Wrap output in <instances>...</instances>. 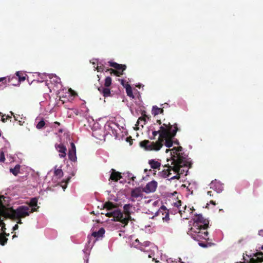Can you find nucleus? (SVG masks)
Wrapping results in <instances>:
<instances>
[{
	"label": "nucleus",
	"instance_id": "5fc2aeb1",
	"mask_svg": "<svg viewBox=\"0 0 263 263\" xmlns=\"http://www.w3.org/2000/svg\"><path fill=\"white\" fill-rule=\"evenodd\" d=\"M54 124H55V125H57L58 126H60V123L59 122H57V121L54 122Z\"/></svg>",
	"mask_w": 263,
	"mask_h": 263
},
{
	"label": "nucleus",
	"instance_id": "69168bd1",
	"mask_svg": "<svg viewBox=\"0 0 263 263\" xmlns=\"http://www.w3.org/2000/svg\"><path fill=\"white\" fill-rule=\"evenodd\" d=\"M148 257H149V258H151V257H152L151 255H148Z\"/></svg>",
	"mask_w": 263,
	"mask_h": 263
},
{
	"label": "nucleus",
	"instance_id": "cd10ccee",
	"mask_svg": "<svg viewBox=\"0 0 263 263\" xmlns=\"http://www.w3.org/2000/svg\"><path fill=\"white\" fill-rule=\"evenodd\" d=\"M54 175L55 176L60 178L63 176V172L61 169L55 168Z\"/></svg>",
	"mask_w": 263,
	"mask_h": 263
},
{
	"label": "nucleus",
	"instance_id": "20e7f679",
	"mask_svg": "<svg viewBox=\"0 0 263 263\" xmlns=\"http://www.w3.org/2000/svg\"><path fill=\"white\" fill-rule=\"evenodd\" d=\"M173 171L176 173L174 176L171 177V179H179L180 175L187 173L189 168L191 167L192 163L187 161L185 158L178 155L177 159H173L172 162Z\"/></svg>",
	"mask_w": 263,
	"mask_h": 263
},
{
	"label": "nucleus",
	"instance_id": "6e6552de",
	"mask_svg": "<svg viewBox=\"0 0 263 263\" xmlns=\"http://www.w3.org/2000/svg\"><path fill=\"white\" fill-rule=\"evenodd\" d=\"M158 216H162V219L164 221L168 222L170 220L169 212L166 207L162 205L158 211L157 213Z\"/></svg>",
	"mask_w": 263,
	"mask_h": 263
},
{
	"label": "nucleus",
	"instance_id": "6e6d98bb",
	"mask_svg": "<svg viewBox=\"0 0 263 263\" xmlns=\"http://www.w3.org/2000/svg\"><path fill=\"white\" fill-rule=\"evenodd\" d=\"M18 219V221H17V223H19V224L22 223V220H21V218Z\"/></svg>",
	"mask_w": 263,
	"mask_h": 263
},
{
	"label": "nucleus",
	"instance_id": "6ab92c4d",
	"mask_svg": "<svg viewBox=\"0 0 263 263\" xmlns=\"http://www.w3.org/2000/svg\"><path fill=\"white\" fill-rule=\"evenodd\" d=\"M98 90L103 95L104 97H108L111 96L110 89L108 87L102 86L98 88Z\"/></svg>",
	"mask_w": 263,
	"mask_h": 263
},
{
	"label": "nucleus",
	"instance_id": "603ef678",
	"mask_svg": "<svg viewBox=\"0 0 263 263\" xmlns=\"http://www.w3.org/2000/svg\"><path fill=\"white\" fill-rule=\"evenodd\" d=\"M210 203L213 204V205H216V203L213 200H211L210 202Z\"/></svg>",
	"mask_w": 263,
	"mask_h": 263
},
{
	"label": "nucleus",
	"instance_id": "dca6fc26",
	"mask_svg": "<svg viewBox=\"0 0 263 263\" xmlns=\"http://www.w3.org/2000/svg\"><path fill=\"white\" fill-rule=\"evenodd\" d=\"M142 191L139 187H136L131 192V196L134 198H142Z\"/></svg>",
	"mask_w": 263,
	"mask_h": 263
},
{
	"label": "nucleus",
	"instance_id": "72a5a7b5",
	"mask_svg": "<svg viewBox=\"0 0 263 263\" xmlns=\"http://www.w3.org/2000/svg\"><path fill=\"white\" fill-rule=\"evenodd\" d=\"M97 69L98 72H102L105 70V67L101 63H99L98 64Z\"/></svg>",
	"mask_w": 263,
	"mask_h": 263
},
{
	"label": "nucleus",
	"instance_id": "9d476101",
	"mask_svg": "<svg viewBox=\"0 0 263 263\" xmlns=\"http://www.w3.org/2000/svg\"><path fill=\"white\" fill-rule=\"evenodd\" d=\"M70 147L68 153V158L70 160L76 162L77 159L76 156V147L73 142L70 143Z\"/></svg>",
	"mask_w": 263,
	"mask_h": 263
},
{
	"label": "nucleus",
	"instance_id": "052dcab7",
	"mask_svg": "<svg viewBox=\"0 0 263 263\" xmlns=\"http://www.w3.org/2000/svg\"><path fill=\"white\" fill-rule=\"evenodd\" d=\"M6 118H7V119H9V118H11V116H7L6 117Z\"/></svg>",
	"mask_w": 263,
	"mask_h": 263
},
{
	"label": "nucleus",
	"instance_id": "5701e85b",
	"mask_svg": "<svg viewBox=\"0 0 263 263\" xmlns=\"http://www.w3.org/2000/svg\"><path fill=\"white\" fill-rule=\"evenodd\" d=\"M163 109L158 107L156 106H154L152 108V113L154 116L158 115L160 114H163Z\"/></svg>",
	"mask_w": 263,
	"mask_h": 263
},
{
	"label": "nucleus",
	"instance_id": "393cba45",
	"mask_svg": "<svg viewBox=\"0 0 263 263\" xmlns=\"http://www.w3.org/2000/svg\"><path fill=\"white\" fill-rule=\"evenodd\" d=\"M16 75L18 77V81L20 82L24 81L26 79V77L27 76V74L22 71H17L16 73Z\"/></svg>",
	"mask_w": 263,
	"mask_h": 263
},
{
	"label": "nucleus",
	"instance_id": "3c124183",
	"mask_svg": "<svg viewBox=\"0 0 263 263\" xmlns=\"http://www.w3.org/2000/svg\"><path fill=\"white\" fill-rule=\"evenodd\" d=\"M46 77H47V76L46 74H42V76L41 77V78L42 79H44L46 78Z\"/></svg>",
	"mask_w": 263,
	"mask_h": 263
},
{
	"label": "nucleus",
	"instance_id": "aec40b11",
	"mask_svg": "<svg viewBox=\"0 0 263 263\" xmlns=\"http://www.w3.org/2000/svg\"><path fill=\"white\" fill-rule=\"evenodd\" d=\"M105 232L103 228H101L98 232H93L91 235L94 237L100 238L102 237Z\"/></svg>",
	"mask_w": 263,
	"mask_h": 263
},
{
	"label": "nucleus",
	"instance_id": "412c9836",
	"mask_svg": "<svg viewBox=\"0 0 263 263\" xmlns=\"http://www.w3.org/2000/svg\"><path fill=\"white\" fill-rule=\"evenodd\" d=\"M148 163L150 165L151 168L154 169H160L161 163L155 160L152 159L149 160Z\"/></svg>",
	"mask_w": 263,
	"mask_h": 263
},
{
	"label": "nucleus",
	"instance_id": "a19ab883",
	"mask_svg": "<svg viewBox=\"0 0 263 263\" xmlns=\"http://www.w3.org/2000/svg\"><path fill=\"white\" fill-rule=\"evenodd\" d=\"M105 215L108 217H113V211L106 213Z\"/></svg>",
	"mask_w": 263,
	"mask_h": 263
},
{
	"label": "nucleus",
	"instance_id": "37998d69",
	"mask_svg": "<svg viewBox=\"0 0 263 263\" xmlns=\"http://www.w3.org/2000/svg\"><path fill=\"white\" fill-rule=\"evenodd\" d=\"M0 82H2L3 83H6V78L5 77L0 78Z\"/></svg>",
	"mask_w": 263,
	"mask_h": 263
},
{
	"label": "nucleus",
	"instance_id": "bb28decb",
	"mask_svg": "<svg viewBox=\"0 0 263 263\" xmlns=\"http://www.w3.org/2000/svg\"><path fill=\"white\" fill-rule=\"evenodd\" d=\"M106 71H109L111 74L114 73L115 76L117 77H120L123 75V73L122 72H120V71L117 70L112 68L110 69H106Z\"/></svg>",
	"mask_w": 263,
	"mask_h": 263
},
{
	"label": "nucleus",
	"instance_id": "2f4dec72",
	"mask_svg": "<svg viewBox=\"0 0 263 263\" xmlns=\"http://www.w3.org/2000/svg\"><path fill=\"white\" fill-rule=\"evenodd\" d=\"M112 80L110 77H107L105 79L104 86L106 87H109L111 84Z\"/></svg>",
	"mask_w": 263,
	"mask_h": 263
},
{
	"label": "nucleus",
	"instance_id": "774afa93",
	"mask_svg": "<svg viewBox=\"0 0 263 263\" xmlns=\"http://www.w3.org/2000/svg\"><path fill=\"white\" fill-rule=\"evenodd\" d=\"M11 114L12 115H13V112H11Z\"/></svg>",
	"mask_w": 263,
	"mask_h": 263
},
{
	"label": "nucleus",
	"instance_id": "ea45409f",
	"mask_svg": "<svg viewBox=\"0 0 263 263\" xmlns=\"http://www.w3.org/2000/svg\"><path fill=\"white\" fill-rule=\"evenodd\" d=\"M183 209H182V210L180 209H179V212L180 214V215L182 214V212H184V213L185 212V210L186 209V205H185L184 206H183Z\"/></svg>",
	"mask_w": 263,
	"mask_h": 263
},
{
	"label": "nucleus",
	"instance_id": "0e129e2a",
	"mask_svg": "<svg viewBox=\"0 0 263 263\" xmlns=\"http://www.w3.org/2000/svg\"><path fill=\"white\" fill-rule=\"evenodd\" d=\"M260 249L263 250V245L261 247Z\"/></svg>",
	"mask_w": 263,
	"mask_h": 263
},
{
	"label": "nucleus",
	"instance_id": "ddd939ff",
	"mask_svg": "<svg viewBox=\"0 0 263 263\" xmlns=\"http://www.w3.org/2000/svg\"><path fill=\"white\" fill-rule=\"evenodd\" d=\"M122 176L121 173L117 172L115 170L112 168L111 170V174L109 177V180H111L115 182H117L119 180L121 179Z\"/></svg>",
	"mask_w": 263,
	"mask_h": 263
},
{
	"label": "nucleus",
	"instance_id": "f03ea898",
	"mask_svg": "<svg viewBox=\"0 0 263 263\" xmlns=\"http://www.w3.org/2000/svg\"><path fill=\"white\" fill-rule=\"evenodd\" d=\"M169 128H171L170 123H163L160 127V129L158 131L154 130L153 132V138H151V140H154L155 137L159 134V137L158 140L156 142H151L148 140H144L140 143L141 147L144 148L146 151H159L163 146V139L167 136V131Z\"/></svg>",
	"mask_w": 263,
	"mask_h": 263
},
{
	"label": "nucleus",
	"instance_id": "de8ad7c7",
	"mask_svg": "<svg viewBox=\"0 0 263 263\" xmlns=\"http://www.w3.org/2000/svg\"><path fill=\"white\" fill-rule=\"evenodd\" d=\"M199 246L202 247H206V245L203 243H199Z\"/></svg>",
	"mask_w": 263,
	"mask_h": 263
},
{
	"label": "nucleus",
	"instance_id": "c756f323",
	"mask_svg": "<svg viewBox=\"0 0 263 263\" xmlns=\"http://www.w3.org/2000/svg\"><path fill=\"white\" fill-rule=\"evenodd\" d=\"M37 200L36 198H32L29 203V206L31 207L32 208H35V207L37 206Z\"/></svg>",
	"mask_w": 263,
	"mask_h": 263
},
{
	"label": "nucleus",
	"instance_id": "8fccbe9b",
	"mask_svg": "<svg viewBox=\"0 0 263 263\" xmlns=\"http://www.w3.org/2000/svg\"><path fill=\"white\" fill-rule=\"evenodd\" d=\"M1 234H3L4 236L6 237L7 236H8L9 235V234H7L5 232H4L3 233H1Z\"/></svg>",
	"mask_w": 263,
	"mask_h": 263
},
{
	"label": "nucleus",
	"instance_id": "c03bdc74",
	"mask_svg": "<svg viewBox=\"0 0 263 263\" xmlns=\"http://www.w3.org/2000/svg\"><path fill=\"white\" fill-rule=\"evenodd\" d=\"M4 116H3L2 118V121L3 122L5 123L7 121V118H4Z\"/></svg>",
	"mask_w": 263,
	"mask_h": 263
},
{
	"label": "nucleus",
	"instance_id": "f257e3e1",
	"mask_svg": "<svg viewBox=\"0 0 263 263\" xmlns=\"http://www.w3.org/2000/svg\"><path fill=\"white\" fill-rule=\"evenodd\" d=\"M193 220V227L190 229L187 234L197 241H200L202 239H208L206 229L209 227V220L204 218L201 214H195Z\"/></svg>",
	"mask_w": 263,
	"mask_h": 263
},
{
	"label": "nucleus",
	"instance_id": "e2e57ef3",
	"mask_svg": "<svg viewBox=\"0 0 263 263\" xmlns=\"http://www.w3.org/2000/svg\"><path fill=\"white\" fill-rule=\"evenodd\" d=\"M13 117L15 120H17V118H16L15 116L13 115Z\"/></svg>",
	"mask_w": 263,
	"mask_h": 263
},
{
	"label": "nucleus",
	"instance_id": "4c0bfd02",
	"mask_svg": "<svg viewBox=\"0 0 263 263\" xmlns=\"http://www.w3.org/2000/svg\"><path fill=\"white\" fill-rule=\"evenodd\" d=\"M0 226L2 227V231L3 232H5L6 231V228H5V224L3 222V220L1 219L0 218Z\"/></svg>",
	"mask_w": 263,
	"mask_h": 263
},
{
	"label": "nucleus",
	"instance_id": "4d7b16f0",
	"mask_svg": "<svg viewBox=\"0 0 263 263\" xmlns=\"http://www.w3.org/2000/svg\"><path fill=\"white\" fill-rule=\"evenodd\" d=\"M157 122L159 125H161V120H158L157 121Z\"/></svg>",
	"mask_w": 263,
	"mask_h": 263
},
{
	"label": "nucleus",
	"instance_id": "c9c22d12",
	"mask_svg": "<svg viewBox=\"0 0 263 263\" xmlns=\"http://www.w3.org/2000/svg\"><path fill=\"white\" fill-rule=\"evenodd\" d=\"M70 177H69L67 178V179L65 180V181H63L61 182L62 184H61V186H62V187L63 189H65L67 186V184L68 183V182H69V181L70 180Z\"/></svg>",
	"mask_w": 263,
	"mask_h": 263
},
{
	"label": "nucleus",
	"instance_id": "79ce46f5",
	"mask_svg": "<svg viewBox=\"0 0 263 263\" xmlns=\"http://www.w3.org/2000/svg\"><path fill=\"white\" fill-rule=\"evenodd\" d=\"M142 246V247L143 248L144 246L146 247L148 246L150 244L149 241H145L143 244L141 243Z\"/></svg>",
	"mask_w": 263,
	"mask_h": 263
},
{
	"label": "nucleus",
	"instance_id": "7c9ffc66",
	"mask_svg": "<svg viewBox=\"0 0 263 263\" xmlns=\"http://www.w3.org/2000/svg\"><path fill=\"white\" fill-rule=\"evenodd\" d=\"M133 245L135 247L140 249L141 251H144V248L142 247V245L140 243L139 240L137 239L135 240V241L133 242Z\"/></svg>",
	"mask_w": 263,
	"mask_h": 263
},
{
	"label": "nucleus",
	"instance_id": "4468645a",
	"mask_svg": "<svg viewBox=\"0 0 263 263\" xmlns=\"http://www.w3.org/2000/svg\"><path fill=\"white\" fill-rule=\"evenodd\" d=\"M109 64L110 67H114L116 70L120 71V72H122L123 73L126 68L125 65L120 64L113 62H109Z\"/></svg>",
	"mask_w": 263,
	"mask_h": 263
},
{
	"label": "nucleus",
	"instance_id": "49530a36",
	"mask_svg": "<svg viewBox=\"0 0 263 263\" xmlns=\"http://www.w3.org/2000/svg\"><path fill=\"white\" fill-rule=\"evenodd\" d=\"M207 194L208 195H209L210 196H213V194H212V191H208L207 192Z\"/></svg>",
	"mask_w": 263,
	"mask_h": 263
},
{
	"label": "nucleus",
	"instance_id": "09e8293b",
	"mask_svg": "<svg viewBox=\"0 0 263 263\" xmlns=\"http://www.w3.org/2000/svg\"><path fill=\"white\" fill-rule=\"evenodd\" d=\"M18 225H17V224H15V225L13 227V230H17V229H18Z\"/></svg>",
	"mask_w": 263,
	"mask_h": 263
},
{
	"label": "nucleus",
	"instance_id": "9b49d317",
	"mask_svg": "<svg viewBox=\"0 0 263 263\" xmlns=\"http://www.w3.org/2000/svg\"><path fill=\"white\" fill-rule=\"evenodd\" d=\"M114 221H120L123 224V213L120 210L117 209L113 211Z\"/></svg>",
	"mask_w": 263,
	"mask_h": 263
},
{
	"label": "nucleus",
	"instance_id": "1a4fd4ad",
	"mask_svg": "<svg viewBox=\"0 0 263 263\" xmlns=\"http://www.w3.org/2000/svg\"><path fill=\"white\" fill-rule=\"evenodd\" d=\"M253 256L255 257L256 258L252 257L250 258L248 262H240V263H258L263 262V252L261 251L257 252L253 254Z\"/></svg>",
	"mask_w": 263,
	"mask_h": 263
},
{
	"label": "nucleus",
	"instance_id": "c85d7f7f",
	"mask_svg": "<svg viewBox=\"0 0 263 263\" xmlns=\"http://www.w3.org/2000/svg\"><path fill=\"white\" fill-rule=\"evenodd\" d=\"M8 241V238L3 234H0V244L2 246L5 245Z\"/></svg>",
	"mask_w": 263,
	"mask_h": 263
},
{
	"label": "nucleus",
	"instance_id": "2eb2a0df",
	"mask_svg": "<svg viewBox=\"0 0 263 263\" xmlns=\"http://www.w3.org/2000/svg\"><path fill=\"white\" fill-rule=\"evenodd\" d=\"M170 150L168 149H167L166 150V152L167 153L168 151H170ZM171 151H172L173 152V153L174 154V155H173L172 156V159L173 160L174 159H177V156H178V155H180L181 156H182L181 155V154L180 153V152H181L182 151V147L181 146H178L177 147H174L173 148Z\"/></svg>",
	"mask_w": 263,
	"mask_h": 263
},
{
	"label": "nucleus",
	"instance_id": "f3484780",
	"mask_svg": "<svg viewBox=\"0 0 263 263\" xmlns=\"http://www.w3.org/2000/svg\"><path fill=\"white\" fill-rule=\"evenodd\" d=\"M49 78L50 79V82L53 84L55 86H57L58 84L61 83V79L59 77L54 74H49Z\"/></svg>",
	"mask_w": 263,
	"mask_h": 263
},
{
	"label": "nucleus",
	"instance_id": "a878e982",
	"mask_svg": "<svg viewBox=\"0 0 263 263\" xmlns=\"http://www.w3.org/2000/svg\"><path fill=\"white\" fill-rule=\"evenodd\" d=\"M20 165L17 164L13 168H11L10 169V172L12 173L15 176H16L20 173Z\"/></svg>",
	"mask_w": 263,
	"mask_h": 263
},
{
	"label": "nucleus",
	"instance_id": "4be33fe9",
	"mask_svg": "<svg viewBox=\"0 0 263 263\" xmlns=\"http://www.w3.org/2000/svg\"><path fill=\"white\" fill-rule=\"evenodd\" d=\"M116 208V205L111 202L107 201L103 204V208L106 209L107 210H111Z\"/></svg>",
	"mask_w": 263,
	"mask_h": 263
},
{
	"label": "nucleus",
	"instance_id": "473e14b6",
	"mask_svg": "<svg viewBox=\"0 0 263 263\" xmlns=\"http://www.w3.org/2000/svg\"><path fill=\"white\" fill-rule=\"evenodd\" d=\"M5 161V151L3 148L0 151V162H4Z\"/></svg>",
	"mask_w": 263,
	"mask_h": 263
},
{
	"label": "nucleus",
	"instance_id": "bf43d9fd",
	"mask_svg": "<svg viewBox=\"0 0 263 263\" xmlns=\"http://www.w3.org/2000/svg\"><path fill=\"white\" fill-rule=\"evenodd\" d=\"M135 178H136V177H132L131 178L132 180H133V181H134V180H135Z\"/></svg>",
	"mask_w": 263,
	"mask_h": 263
},
{
	"label": "nucleus",
	"instance_id": "58836bf2",
	"mask_svg": "<svg viewBox=\"0 0 263 263\" xmlns=\"http://www.w3.org/2000/svg\"><path fill=\"white\" fill-rule=\"evenodd\" d=\"M174 205L177 208H179L181 205V200H178L176 203H174Z\"/></svg>",
	"mask_w": 263,
	"mask_h": 263
},
{
	"label": "nucleus",
	"instance_id": "39448f33",
	"mask_svg": "<svg viewBox=\"0 0 263 263\" xmlns=\"http://www.w3.org/2000/svg\"><path fill=\"white\" fill-rule=\"evenodd\" d=\"M178 130L177 124L171 125V128H169L167 131V136L162 140L163 142L165 140V145L167 147H171L173 145V139L176 136Z\"/></svg>",
	"mask_w": 263,
	"mask_h": 263
},
{
	"label": "nucleus",
	"instance_id": "a211bd4d",
	"mask_svg": "<svg viewBox=\"0 0 263 263\" xmlns=\"http://www.w3.org/2000/svg\"><path fill=\"white\" fill-rule=\"evenodd\" d=\"M165 166L167 167V168L164 169L160 172L161 176L164 178L170 177L171 175V171H173L172 166L169 165L168 164Z\"/></svg>",
	"mask_w": 263,
	"mask_h": 263
},
{
	"label": "nucleus",
	"instance_id": "a18cd8bd",
	"mask_svg": "<svg viewBox=\"0 0 263 263\" xmlns=\"http://www.w3.org/2000/svg\"><path fill=\"white\" fill-rule=\"evenodd\" d=\"M258 235H259L260 236H263V230H261L259 231Z\"/></svg>",
	"mask_w": 263,
	"mask_h": 263
},
{
	"label": "nucleus",
	"instance_id": "680f3d73",
	"mask_svg": "<svg viewBox=\"0 0 263 263\" xmlns=\"http://www.w3.org/2000/svg\"><path fill=\"white\" fill-rule=\"evenodd\" d=\"M59 133H62L63 132V129H60L59 130Z\"/></svg>",
	"mask_w": 263,
	"mask_h": 263
},
{
	"label": "nucleus",
	"instance_id": "f8f14e48",
	"mask_svg": "<svg viewBox=\"0 0 263 263\" xmlns=\"http://www.w3.org/2000/svg\"><path fill=\"white\" fill-rule=\"evenodd\" d=\"M55 147L58 152L60 153L59 156L60 158H64L66 157L67 148L63 144H55Z\"/></svg>",
	"mask_w": 263,
	"mask_h": 263
},
{
	"label": "nucleus",
	"instance_id": "b1692460",
	"mask_svg": "<svg viewBox=\"0 0 263 263\" xmlns=\"http://www.w3.org/2000/svg\"><path fill=\"white\" fill-rule=\"evenodd\" d=\"M125 88L126 89L127 95L129 97L134 98V97L133 93V89L130 85L129 84L127 83L125 84Z\"/></svg>",
	"mask_w": 263,
	"mask_h": 263
},
{
	"label": "nucleus",
	"instance_id": "13d9d810",
	"mask_svg": "<svg viewBox=\"0 0 263 263\" xmlns=\"http://www.w3.org/2000/svg\"><path fill=\"white\" fill-rule=\"evenodd\" d=\"M70 91H71L72 92V95H76V93H75L74 91H73L71 90V88L70 89Z\"/></svg>",
	"mask_w": 263,
	"mask_h": 263
},
{
	"label": "nucleus",
	"instance_id": "e433bc0d",
	"mask_svg": "<svg viewBox=\"0 0 263 263\" xmlns=\"http://www.w3.org/2000/svg\"><path fill=\"white\" fill-rule=\"evenodd\" d=\"M146 117H147V116L145 115H143L142 117H139L137 123L139 124V122L140 121H143V124H145V123H146L145 118Z\"/></svg>",
	"mask_w": 263,
	"mask_h": 263
},
{
	"label": "nucleus",
	"instance_id": "7ed1b4c3",
	"mask_svg": "<svg viewBox=\"0 0 263 263\" xmlns=\"http://www.w3.org/2000/svg\"><path fill=\"white\" fill-rule=\"evenodd\" d=\"M37 211L36 208H31L25 205L18 206L16 210L12 207L7 208V206L2 210L0 213V216H3L5 218L12 219H20L28 216L30 213Z\"/></svg>",
	"mask_w": 263,
	"mask_h": 263
},
{
	"label": "nucleus",
	"instance_id": "338daca9",
	"mask_svg": "<svg viewBox=\"0 0 263 263\" xmlns=\"http://www.w3.org/2000/svg\"><path fill=\"white\" fill-rule=\"evenodd\" d=\"M16 237V235H14L13 236V238H14V237Z\"/></svg>",
	"mask_w": 263,
	"mask_h": 263
},
{
	"label": "nucleus",
	"instance_id": "0eeeda50",
	"mask_svg": "<svg viewBox=\"0 0 263 263\" xmlns=\"http://www.w3.org/2000/svg\"><path fill=\"white\" fill-rule=\"evenodd\" d=\"M157 185V182L155 180H153L147 183L146 186L143 188L142 191L146 193H153L156 191Z\"/></svg>",
	"mask_w": 263,
	"mask_h": 263
},
{
	"label": "nucleus",
	"instance_id": "f704fd0d",
	"mask_svg": "<svg viewBox=\"0 0 263 263\" xmlns=\"http://www.w3.org/2000/svg\"><path fill=\"white\" fill-rule=\"evenodd\" d=\"M45 125V121H44V120H42L41 121H40L36 125V127L39 129H40L41 128H42Z\"/></svg>",
	"mask_w": 263,
	"mask_h": 263
},
{
	"label": "nucleus",
	"instance_id": "864d4df0",
	"mask_svg": "<svg viewBox=\"0 0 263 263\" xmlns=\"http://www.w3.org/2000/svg\"><path fill=\"white\" fill-rule=\"evenodd\" d=\"M121 83L123 86H124L125 87V85H124V80H121Z\"/></svg>",
	"mask_w": 263,
	"mask_h": 263
},
{
	"label": "nucleus",
	"instance_id": "423d86ee",
	"mask_svg": "<svg viewBox=\"0 0 263 263\" xmlns=\"http://www.w3.org/2000/svg\"><path fill=\"white\" fill-rule=\"evenodd\" d=\"M132 207V205L130 204H126L123 206V212L125 216L122 221L123 227L127 226L129 221L131 219V212L130 210Z\"/></svg>",
	"mask_w": 263,
	"mask_h": 263
}]
</instances>
